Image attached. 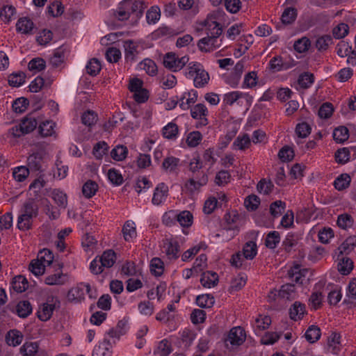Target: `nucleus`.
Here are the masks:
<instances>
[{
  "mask_svg": "<svg viewBox=\"0 0 356 356\" xmlns=\"http://www.w3.org/2000/svg\"><path fill=\"white\" fill-rule=\"evenodd\" d=\"M37 125L36 119L31 115H28L23 118L19 124L12 127L9 129V134L15 138H19L32 132L35 129Z\"/></svg>",
  "mask_w": 356,
  "mask_h": 356,
  "instance_id": "obj_1",
  "label": "nucleus"
},
{
  "mask_svg": "<svg viewBox=\"0 0 356 356\" xmlns=\"http://www.w3.org/2000/svg\"><path fill=\"white\" fill-rule=\"evenodd\" d=\"M189 61L187 56L179 58L174 52H168L163 56V64L164 67L172 72L181 70Z\"/></svg>",
  "mask_w": 356,
  "mask_h": 356,
  "instance_id": "obj_2",
  "label": "nucleus"
},
{
  "mask_svg": "<svg viewBox=\"0 0 356 356\" xmlns=\"http://www.w3.org/2000/svg\"><path fill=\"white\" fill-rule=\"evenodd\" d=\"M85 290H86L89 298H95V296L90 293V285L89 284L81 283L69 290L67 295V300L70 302L73 303L81 302L83 300H84Z\"/></svg>",
  "mask_w": 356,
  "mask_h": 356,
  "instance_id": "obj_3",
  "label": "nucleus"
},
{
  "mask_svg": "<svg viewBox=\"0 0 356 356\" xmlns=\"http://www.w3.org/2000/svg\"><path fill=\"white\" fill-rule=\"evenodd\" d=\"M245 330L242 327H233L225 339V345L227 348L241 346L245 341Z\"/></svg>",
  "mask_w": 356,
  "mask_h": 356,
  "instance_id": "obj_4",
  "label": "nucleus"
},
{
  "mask_svg": "<svg viewBox=\"0 0 356 356\" xmlns=\"http://www.w3.org/2000/svg\"><path fill=\"white\" fill-rule=\"evenodd\" d=\"M56 302H59L57 298L51 297L47 299V302L42 304L37 312L38 318L42 321L50 319L56 308Z\"/></svg>",
  "mask_w": 356,
  "mask_h": 356,
  "instance_id": "obj_5",
  "label": "nucleus"
},
{
  "mask_svg": "<svg viewBox=\"0 0 356 356\" xmlns=\"http://www.w3.org/2000/svg\"><path fill=\"white\" fill-rule=\"evenodd\" d=\"M208 177L204 172H200V176L192 175L191 177L185 184V187L191 192L199 190L200 187L207 184Z\"/></svg>",
  "mask_w": 356,
  "mask_h": 356,
  "instance_id": "obj_6",
  "label": "nucleus"
},
{
  "mask_svg": "<svg viewBox=\"0 0 356 356\" xmlns=\"http://www.w3.org/2000/svg\"><path fill=\"white\" fill-rule=\"evenodd\" d=\"M207 113V108L203 104H197L191 109V117L199 120L196 125L197 128L206 126L208 124V120L206 118Z\"/></svg>",
  "mask_w": 356,
  "mask_h": 356,
  "instance_id": "obj_7",
  "label": "nucleus"
},
{
  "mask_svg": "<svg viewBox=\"0 0 356 356\" xmlns=\"http://www.w3.org/2000/svg\"><path fill=\"white\" fill-rule=\"evenodd\" d=\"M123 1L127 3L126 6H129L127 10L130 12V16L134 15L136 20L142 16L144 10L147 8V4L144 1L139 0L132 2L131 0H124Z\"/></svg>",
  "mask_w": 356,
  "mask_h": 356,
  "instance_id": "obj_8",
  "label": "nucleus"
},
{
  "mask_svg": "<svg viewBox=\"0 0 356 356\" xmlns=\"http://www.w3.org/2000/svg\"><path fill=\"white\" fill-rule=\"evenodd\" d=\"M168 195V187L164 183H160L155 188L152 202L159 206L164 202Z\"/></svg>",
  "mask_w": 356,
  "mask_h": 356,
  "instance_id": "obj_9",
  "label": "nucleus"
},
{
  "mask_svg": "<svg viewBox=\"0 0 356 356\" xmlns=\"http://www.w3.org/2000/svg\"><path fill=\"white\" fill-rule=\"evenodd\" d=\"M217 38L207 35L200 39L197 42V47L201 51L210 52L220 47V44H216Z\"/></svg>",
  "mask_w": 356,
  "mask_h": 356,
  "instance_id": "obj_10",
  "label": "nucleus"
},
{
  "mask_svg": "<svg viewBox=\"0 0 356 356\" xmlns=\"http://www.w3.org/2000/svg\"><path fill=\"white\" fill-rule=\"evenodd\" d=\"M307 314L305 304L296 301L289 309V317L291 320L297 321L303 318Z\"/></svg>",
  "mask_w": 356,
  "mask_h": 356,
  "instance_id": "obj_11",
  "label": "nucleus"
},
{
  "mask_svg": "<svg viewBox=\"0 0 356 356\" xmlns=\"http://www.w3.org/2000/svg\"><path fill=\"white\" fill-rule=\"evenodd\" d=\"M43 159L40 153L31 154L27 159V168L32 172L42 171Z\"/></svg>",
  "mask_w": 356,
  "mask_h": 356,
  "instance_id": "obj_12",
  "label": "nucleus"
},
{
  "mask_svg": "<svg viewBox=\"0 0 356 356\" xmlns=\"http://www.w3.org/2000/svg\"><path fill=\"white\" fill-rule=\"evenodd\" d=\"M165 252L169 259H176L178 258L179 252V245L177 241L167 239L163 244Z\"/></svg>",
  "mask_w": 356,
  "mask_h": 356,
  "instance_id": "obj_13",
  "label": "nucleus"
},
{
  "mask_svg": "<svg viewBox=\"0 0 356 356\" xmlns=\"http://www.w3.org/2000/svg\"><path fill=\"white\" fill-rule=\"evenodd\" d=\"M340 339L341 335L339 334L336 332L332 333L327 339L328 352L335 355H337L339 353L341 347Z\"/></svg>",
  "mask_w": 356,
  "mask_h": 356,
  "instance_id": "obj_14",
  "label": "nucleus"
},
{
  "mask_svg": "<svg viewBox=\"0 0 356 356\" xmlns=\"http://www.w3.org/2000/svg\"><path fill=\"white\" fill-rule=\"evenodd\" d=\"M200 282L204 287L211 288L218 283V275L216 273L207 271L202 274Z\"/></svg>",
  "mask_w": 356,
  "mask_h": 356,
  "instance_id": "obj_15",
  "label": "nucleus"
},
{
  "mask_svg": "<svg viewBox=\"0 0 356 356\" xmlns=\"http://www.w3.org/2000/svg\"><path fill=\"white\" fill-rule=\"evenodd\" d=\"M207 35L218 38L222 33V28L219 23L213 20H206L204 23Z\"/></svg>",
  "mask_w": 356,
  "mask_h": 356,
  "instance_id": "obj_16",
  "label": "nucleus"
},
{
  "mask_svg": "<svg viewBox=\"0 0 356 356\" xmlns=\"http://www.w3.org/2000/svg\"><path fill=\"white\" fill-rule=\"evenodd\" d=\"M103 268H111L116 261V254L113 250L104 251L98 259Z\"/></svg>",
  "mask_w": 356,
  "mask_h": 356,
  "instance_id": "obj_17",
  "label": "nucleus"
},
{
  "mask_svg": "<svg viewBox=\"0 0 356 356\" xmlns=\"http://www.w3.org/2000/svg\"><path fill=\"white\" fill-rule=\"evenodd\" d=\"M21 213L33 219L38 215V207L32 200H29L24 204Z\"/></svg>",
  "mask_w": 356,
  "mask_h": 356,
  "instance_id": "obj_18",
  "label": "nucleus"
},
{
  "mask_svg": "<svg viewBox=\"0 0 356 356\" xmlns=\"http://www.w3.org/2000/svg\"><path fill=\"white\" fill-rule=\"evenodd\" d=\"M125 59L127 61L133 62L138 54V46L132 40H127L124 42Z\"/></svg>",
  "mask_w": 356,
  "mask_h": 356,
  "instance_id": "obj_19",
  "label": "nucleus"
},
{
  "mask_svg": "<svg viewBox=\"0 0 356 356\" xmlns=\"http://www.w3.org/2000/svg\"><path fill=\"white\" fill-rule=\"evenodd\" d=\"M338 263V270L343 275H348L353 268V261L347 257H342Z\"/></svg>",
  "mask_w": 356,
  "mask_h": 356,
  "instance_id": "obj_20",
  "label": "nucleus"
},
{
  "mask_svg": "<svg viewBox=\"0 0 356 356\" xmlns=\"http://www.w3.org/2000/svg\"><path fill=\"white\" fill-rule=\"evenodd\" d=\"M12 287L17 293L25 291L29 287V282L23 275L15 277L12 281Z\"/></svg>",
  "mask_w": 356,
  "mask_h": 356,
  "instance_id": "obj_21",
  "label": "nucleus"
},
{
  "mask_svg": "<svg viewBox=\"0 0 356 356\" xmlns=\"http://www.w3.org/2000/svg\"><path fill=\"white\" fill-rule=\"evenodd\" d=\"M356 246V236H351L347 238L342 244L339 247L338 250L340 254H348Z\"/></svg>",
  "mask_w": 356,
  "mask_h": 356,
  "instance_id": "obj_22",
  "label": "nucleus"
},
{
  "mask_svg": "<svg viewBox=\"0 0 356 356\" xmlns=\"http://www.w3.org/2000/svg\"><path fill=\"white\" fill-rule=\"evenodd\" d=\"M56 124L51 120H47L41 123L38 127V131L42 137L51 136L55 134Z\"/></svg>",
  "mask_w": 356,
  "mask_h": 356,
  "instance_id": "obj_23",
  "label": "nucleus"
},
{
  "mask_svg": "<svg viewBox=\"0 0 356 356\" xmlns=\"http://www.w3.org/2000/svg\"><path fill=\"white\" fill-rule=\"evenodd\" d=\"M16 29L19 32L29 34L33 29V23L27 17L20 18L17 22Z\"/></svg>",
  "mask_w": 356,
  "mask_h": 356,
  "instance_id": "obj_24",
  "label": "nucleus"
},
{
  "mask_svg": "<svg viewBox=\"0 0 356 356\" xmlns=\"http://www.w3.org/2000/svg\"><path fill=\"white\" fill-rule=\"evenodd\" d=\"M16 312L21 318H26L32 312V306L29 301H19L16 306Z\"/></svg>",
  "mask_w": 356,
  "mask_h": 356,
  "instance_id": "obj_25",
  "label": "nucleus"
},
{
  "mask_svg": "<svg viewBox=\"0 0 356 356\" xmlns=\"http://www.w3.org/2000/svg\"><path fill=\"white\" fill-rule=\"evenodd\" d=\"M349 138V131L347 127L341 126L335 128L333 131V138L338 143H343Z\"/></svg>",
  "mask_w": 356,
  "mask_h": 356,
  "instance_id": "obj_26",
  "label": "nucleus"
},
{
  "mask_svg": "<svg viewBox=\"0 0 356 356\" xmlns=\"http://www.w3.org/2000/svg\"><path fill=\"white\" fill-rule=\"evenodd\" d=\"M335 161L339 164H346L350 159V149L348 147L339 149L334 154Z\"/></svg>",
  "mask_w": 356,
  "mask_h": 356,
  "instance_id": "obj_27",
  "label": "nucleus"
},
{
  "mask_svg": "<svg viewBox=\"0 0 356 356\" xmlns=\"http://www.w3.org/2000/svg\"><path fill=\"white\" fill-rule=\"evenodd\" d=\"M140 67L144 70L149 76H155L158 69L156 63L149 58H145L139 64Z\"/></svg>",
  "mask_w": 356,
  "mask_h": 356,
  "instance_id": "obj_28",
  "label": "nucleus"
},
{
  "mask_svg": "<svg viewBox=\"0 0 356 356\" xmlns=\"http://www.w3.org/2000/svg\"><path fill=\"white\" fill-rule=\"evenodd\" d=\"M321 334L320 328L313 325L308 327L305 334V337L308 342L313 343L320 339Z\"/></svg>",
  "mask_w": 356,
  "mask_h": 356,
  "instance_id": "obj_29",
  "label": "nucleus"
},
{
  "mask_svg": "<svg viewBox=\"0 0 356 356\" xmlns=\"http://www.w3.org/2000/svg\"><path fill=\"white\" fill-rule=\"evenodd\" d=\"M51 197L58 207L65 209L67 204V197L63 191L54 189L51 194Z\"/></svg>",
  "mask_w": 356,
  "mask_h": 356,
  "instance_id": "obj_30",
  "label": "nucleus"
},
{
  "mask_svg": "<svg viewBox=\"0 0 356 356\" xmlns=\"http://www.w3.org/2000/svg\"><path fill=\"white\" fill-rule=\"evenodd\" d=\"M209 80V74L202 67L199 72L197 73L194 77V86L196 88H202L208 83Z\"/></svg>",
  "mask_w": 356,
  "mask_h": 356,
  "instance_id": "obj_31",
  "label": "nucleus"
},
{
  "mask_svg": "<svg viewBox=\"0 0 356 356\" xmlns=\"http://www.w3.org/2000/svg\"><path fill=\"white\" fill-rule=\"evenodd\" d=\"M97 189V184L94 181L88 180L83 184L82 193L86 198H90L95 195Z\"/></svg>",
  "mask_w": 356,
  "mask_h": 356,
  "instance_id": "obj_32",
  "label": "nucleus"
},
{
  "mask_svg": "<svg viewBox=\"0 0 356 356\" xmlns=\"http://www.w3.org/2000/svg\"><path fill=\"white\" fill-rule=\"evenodd\" d=\"M122 234L125 241H129L136 236V230L134 222L127 221L122 227Z\"/></svg>",
  "mask_w": 356,
  "mask_h": 356,
  "instance_id": "obj_33",
  "label": "nucleus"
},
{
  "mask_svg": "<svg viewBox=\"0 0 356 356\" xmlns=\"http://www.w3.org/2000/svg\"><path fill=\"white\" fill-rule=\"evenodd\" d=\"M214 302V297L211 294L200 295L196 298L197 305L202 308H211Z\"/></svg>",
  "mask_w": 356,
  "mask_h": 356,
  "instance_id": "obj_34",
  "label": "nucleus"
},
{
  "mask_svg": "<svg viewBox=\"0 0 356 356\" xmlns=\"http://www.w3.org/2000/svg\"><path fill=\"white\" fill-rule=\"evenodd\" d=\"M257 253V245L253 241L247 242L243 248V256L245 259H252Z\"/></svg>",
  "mask_w": 356,
  "mask_h": 356,
  "instance_id": "obj_35",
  "label": "nucleus"
},
{
  "mask_svg": "<svg viewBox=\"0 0 356 356\" xmlns=\"http://www.w3.org/2000/svg\"><path fill=\"white\" fill-rule=\"evenodd\" d=\"M193 215L188 211H183L177 214V221L181 227H188L193 223Z\"/></svg>",
  "mask_w": 356,
  "mask_h": 356,
  "instance_id": "obj_36",
  "label": "nucleus"
},
{
  "mask_svg": "<svg viewBox=\"0 0 356 356\" xmlns=\"http://www.w3.org/2000/svg\"><path fill=\"white\" fill-rule=\"evenodd\" d=\"M297 17V10L292 7L286 8L281 17V20L284 24H290L293 23Z\"/></svg>",
  "mask_w": 356,
  "mask_h": 356,
  "instance_id": "obj_37",
  "label": "nucleus"
},
{
  "mask_svg": "<svg viewBox=\"0 0 356 356\" xmlns=\"http://www.w3.org/2000/svg\"><path fill=\"white\" fill-rule=\"evenodd\" d=\"M37 342H26L21 348L20 352L24 356H35L38 351Z\"/></svg>",
  "mask_w": 356,
  "mask_h": 356,
  "instance_id": "obj_38",
  "label": "nucleus"
},
{
  "mask_svg": "<svg viewBox=\"0 0 356 356\" xmlns=\"http://www.w3.org/2000/svg\"><path fill=\"white\" fill-rule=\"evenodd\" d=\"M314 81V76L309 72H304L301 74L298 79V85L304 89H307L311 86Z\"/></svg>",
  "mask_w": 356,
  "mask_h": 356,
  "instance_id": "obj_39",
  "label": "nucleus"
},
{
  "mask_svg": "<svg viewBox=\"0 0 356 356\" xmlns=\"http://www.w3.org/2000/svg\"><path fill=\"white\" fill-rule=\"evenodd\" d=\"M350 177L348 174H341L334 181V186L338 191L348 188L350 183Z\"/></svg>",
  "mask_w": 356,
  "mask_h": 356,
  "instance_id": "obj_40",
  "label": "nucleus"
},
{
  "mask_svg": "<svg viewBox=\"0 0 356 356\" xmlns=\"http://www.w3.org/2000/svg\"><path fill=\"white\" fill-rule=\"evenodd\" d=\"M280 241V236L278 232L273 231L269 232L265 240V245L270 249H274Z\"/></svg>",
  "mask_w": 356,
  "mask_h": 356,
  "instance_id": "obj_41",
  "label": "nucleus"
},
{
  "mask_svg": "<svg viewBox=\"0 0 356 356\" xmlns=\"http://www.w3.org/2000/svg\"><path fill=\"white\" fill-rule=\"evenodd\" d=\"M65 275L60 271L57 273L49 275L46 277L45 283L48 285H61L65 282Z\"/></svg>",
  "mask_w": 356,
  "mask_h": 356,
  "instance_id": "obj_42",
  "label": "nucleus"
},
{
  "mask_svg": "<svg viewBox=\"0 0 356 356\" xmlns=\"http://www.w3.org/2000/svg\"><path fill=\"white\" fill-rule=\"evenodd\" d=\"M273 188L274 185L270 179H261L257 185L258 192L264 195L270 194Z\"/></svg>",
  "mask_w": 356,
  "mask_h": 356,
  "instance_id": "obj_43",
  "label": "nucleus"
},
{
  "mask_svg": "<svg viewBox=\"0 0 356 356\" xmlns=\"http://www.w3.org/2000/svg\"><path fill=\"white\" fill-rule=\"evenodd\" d=\"M127 153L126 146L118 145L111 150V156L115 161H122L127 157Z\"/></svg>",
  "mask_w": 356,
  "mask_h": 356,
  "instance_id": "obj_44",
  "label": "nucleus"
},
{
  "mask_svg": "<svg viewBox=\"0 0 356 356\" xmlns=\"http://www.w3.org/2000/svg\"><path fill=\"white\" fill-rule=\"evenodd\" d=\"M331 44H332V37L330 35H324L316 40V47L319 51H323L327 50Z\"/></svg>",
  "mask_w": 356,
  "mask_h": 356,
  "instance_id": "obj_45",
  "label": "nucleus"
},
{
  "mask_svg": "<svg viewBox=\"0 0 356 356\" xmlns=\"http://www.w3.org/2000/svg\"><path fill=\"white\" fill-rule=\"evenodd\" d=\"M86 68L88 74L96 76L100 72L102 66L99 60L94 58L88 61Z\"/></svg>",
  "mask_w": 356,
  "mask_h": 356,
  "instance_id": "obj_46",
  "label": "nucleus"
},
{
  "mask_svg": "<svg viewBox=\"0 0 356 356\" xmlns=\"http://www.w3.org/2000/svg\"><path fill=\"white\" fill-rule=\"evenodd\" d=\"M45 264L38 257L33 260L29 265V270L36 276L42 275L44 273Z\"/></svg>",
  "mask_w": 356,
  "mask_h": 356,
  "instance_id": "obj_47",
  "label": "nucleus"
},
{
  "mask_svg": "<svg viewBox=\"0 0 356 356\" xmlns=\"http://www.w3.org/2000/svg\"><path fill=\"white\" fill-rule=\"evenodd\" d=\"M48 13L52 17L60 16L64 12V7L59 1H55L47 7Z\"/></svg>",
  "mask_w": 356,
  "mask_h": 356,
  "instance_id": "obj_48",
  "label": "nucleus"
},
{
  "mask_svg": "<svg viewBox=\"0 0 356 356\" xmlns=\"http://www.w3.org/2000/svg\"><path fill=\"white\" fill-rule=\"evenodd\" d=\"M150 270L154 275H161L163 273V262L158 257L153 258L150 263Z\"/></svg>",
  "mask_w": 356,
  "mask_h": 356,
  "instance_id": "obj_49",
  "label": "nucleus"
},
{
  "mask_svg": "<svg viewBox=\"0 0 356 356\" xmlns=\"http://www.w3.org/2000/svg\"><path fill=\"white\" fill-rule=\"evenodd\" d=\"M126 2H120L118 9L115 12V16L121 21L127 19L130 17V12L127 10L129 6H126Z\"/></svg>",
  "mask_w": 356,
  "mask_h": 356,
  "instance_id": "obj_50",
  "label": "nucleus"
},
{
  "mask_svg": "<svg viewBox=\"0 0 356 356\" xmlns=\"http://www.w3.org/2000/svg\"><path fill=\"white\" fill-rule=\"evenodd\" d=\"M251 140L247 134H244L243 136H238L234 140L233 145L238 149L243 150L248 148L250 145Z\"/></svg>",
  "mask_w": 356,
  "mask_h": 356,
  "instance_id": "obj_51",
  "label": "nucleus"
},
{
  "mask_svg": "<svg viewBox=\"0 0 356 356\" xmlns=\"http://www.w3.org/2000/svg\"><path fill=\"white\" fill-rule=\"evenodd\" d=\"M311 46V42L307 37H302L298 39L294 43V49L299 53H304L307 51Z\"/></svg>",
  "mask_w": 356,
  "mask_h": 356,
  "instance_id": "obj_52",
  "label": "nucleus"
},
{
  "mask_svg": "<svg viewBox=\"0 0 356 356\" xmlns=\"http://www.w3.org/2000/svg\"><path fill=\"white\" fill-rule=\"evenodd\" d=\"M29 105V100L24 97H20L15 100L12 104L13 111L17 113L24 112Z\"/></svg>",
  "mask_w": 356,
  "mask_h": 356,
  "instance_id": "obj_53",
  "label": "nucleus"
},
{
  "mask_svg": "<svg viewBox=\"0 0 356 356\" xmlns=\"http://www.w3.org/2000/svg\"><path fill=\"white\" fill-rule=\"evenodd\" d=\"M163 136L168 139L175 138L178 134V127L176 124L170 122L163 129Z\"/></svg>",
  "mask_w": 356,
  "mask_h": 356,
  "instance_id": "obj_54",
  "label": "nucleus"
},
{
  "mask_svg": "<svg viewBox=\"0 0 356 356\" xmlns=\"http://www.w3.org/2000/svg\"><path fill=\"white\" fill-rule=\"evenodd\" d=\"M202 140V135L200 131H192L187 136L186 143L191 147L197 146Z\"/></svg>",
  "mask_w": 356,
  "mask_h": 356,
  "instance_id": "obj_55",
  "label": "nucleus"
},
{
  "mask_svg": "<svg viewBox=\"0 0 356 356\" xmlns=\"http://www.w3.org/2000/svg\"><path fill=\"white\" fill-rule=\"evenodd\" d=\"M353 222L354 220L351 215L346 213L339 215L337 218L338 226L344 229L351 227Z\"/></svg>",
  "mask_w": 356,
  "mask_h": 356,
  "instance_id": "obj_56",
  "label": "nucleus"
},
{
  "mask_svg": "<svg viewBox=\"0 0 356 356\" xmlns=\"http://www.w3.org/2000/svg\"><path fill=\"white\" fill-rule=\"evenodd\" d=\"M32 223V218L21 213L17 219V228L22 231H26L31 228Z\"/></svg>",
  "mask_w": 356,
  "mask_h": 356,
  "instance_id": "obj_57",
  "label": "nucleus"
},
{
  "mask_svg": "<svg viewBox=\"0 0 356 356\" xmlns=\"http://www.w3.org/2000/svg\"><path fill=\"white\" fill-rule=\"evenodd\" d=\"M161 16L160 9L157 6H152L146 13V19L148 24H155Z\"/></svg>",
  "mask_w": 356,
  "mask_h": 356,
  "instance_id": "obj_58",
  "label": "nucleus"
},
{
  "mask_svg": "<svg viewBox=\"0 0 356 356\" xmlns=\"http://www.w3.org/2000/svg\"><path fill=\"white\" fill-rule=\"evenodd\" d=\"M97 120V114L92 111H87L84 112L81 116L82 123L88 127L94 125Z\"/></svg>",
  "mask_w": 356,
  "mask_h": 356,
  "instance_id": "obj_59",
  "label": "nucleus"
},
{
  "mask_svg": "<svg viewBox=\"0 0 356 356\" xmlns=\"http://www.w3.org/2000/svg\"><path fill=\"white\" fill-rule=\"evenodd\" d=\"M298 244V239L294 234H289L282 241V247L284 250L289 252Z\"/></svg>",
  "mask_w": 356,
  "mask_h": 356,
  "instance_id": "obj_60",
  "label": "nucleus"
},
{
  "mask_svg": "<svg viewBox=\"0 0 356 356\" xmlns=\"http://www.w3.org/2000/svg\"><path fill=\"white\" fill-rule=\"evenodd\" d=\"M348 25L344 23H341L333 29L332 34L335 38L341 39L348 33Z\"/></svg>",
  "mask_w": 356,
  "mask_h": 356,
  "instance_id": "obj_61",
  "label": "nucleus"
},
{
  "mask_svg": "<svg viewBox=\"0 0 356 356\" xmlns=\"http://www.w3.org/2000/svg\"><path fill=\"white\" fill-rule=\"evenodd\" d=\"M285 207H286L285 202H282V200H277V201L271 203L270 205V214L274 218L279 216L284 211Z\"/></svg>",
  "mask_w": 356,
  "mask_h": 356,
  "instance_id": "obj_62",
  "label": "nucleus"
},
{
  "mask_svg": "<svg viewBox=\"0 0 356 356\" xmlns=\"http://www.w3.org/2000/svg\"><path fill=\"white\" fill-rule=\"evenodd\" d=\"M108 149V144L104 141H101L95 144L92 152L97 159H101L103 155L106 154Z\"/></svg>",
  "mask_w": 356,
  "mask_h": 356,
  "instance_id": "obj_63",
  "label": "nucleus"
},
{
  "mask_svg": "<svg viewBox=\"0 0 356 356\" xmlns=\"http://www.w3.org/2000/svg\"><path fill=\"white\" fill-rule=\"evenodd\" d=\"M46 63L44 59L41 58H35L32 59L28 65V68L30 71L39 72L45 68Z\"/></svg>",
  "mask_w": 356,
  "mask_h": 356,
  "instance_id": "obj_64",
  "label": "nucleus"
}]
</instances>
